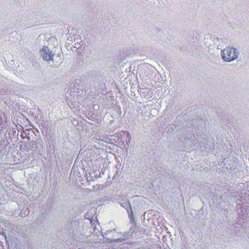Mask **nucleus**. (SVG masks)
Returning <instances> with one entry per match:
<instances>
[{
    "instance_id": "nucleus-1",
    "label": "nucleus",
    "mask_w": 249,
    "mask_h": 249,
    "mask_svg": "<svg viewBox=\"0 0 249 249\" xmlns=\"http://www.w3.org/2000/svg\"><path fill=\"white\" fill-rule=\"evenodd\" d=\"M221 54L222 59L227 62L232 61L238 57L237 50L232 47H226L221 51Z\"/></svg>"
},
{
    "instance_id": "nucleus-2",
    "label": "nucleus",
    "mask_w": 249,
    "mask_h": 249,
    "mask_svg": "<svg viewBox=\"0 0 249 249\" xmlns=\"http://www.w3.org/2000/svg\"><path fill=\"white\" fill-rule=\"evenodd\" d=\"M40 52L44 60L47 61L53 60V54L49 51L47 47H43L40 51Z\"/></svg>"
}]
</instances>
